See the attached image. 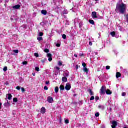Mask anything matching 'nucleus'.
<instances>
[{"mask_svg": "<svg viewBox=\"0 0 128 128\" xmlns=\"http://www.w3.org/2000/svg\"><path fill=\"white\" fill-rule=\"evenodd\" d=\"M126 10V9L125 4L124 3L122 4H116V13L119 12L120 14H125V12Z\"/></svg>", "mask_w": 128, "mask_h": 128, "instance_id": "nucleus-1", "label": "nucleus"}, {"mask_svg": "<svg viewBox=\"0 0 128 128\" xmlns=\"http://www.w3.org/2000/svg\"><path fill=\"white\" fill-rule=\"evenodd\" d=\"M104 94L111 95L112 94V92L111 90H106V86H102V88H100V94L104 95Z\"/></svg>", "mask_w": 128, "mask_h": 128, "instance_id": "nucleus-2", "label": "nucleus"}, {"mask_svg": "<svg viewBox=\"0 0 128 128\" xmlns=\"http://www.w3.org/2000/svg\"><path fill=\"white\" fill-rule=\"evenodd\" d=\"M111 128H116L117 126V122L116 121H111Z\"/></svg>", "mask_w": 128, "mask_h": 128, "instance_id": "nucleus-3", "label": "nucleus"}, {"mask_svg": "<svg viewBox=\"0 0 128 128\" xmlns=\"http://www.w3.org/2000/svg\"><path fill=\"white\" fill-rule=\"evenodd\" d=\"M70 88H72V86H70V84H66V86H64V88H66V91H69L70 90Z\"/></svg>", "mask_w": 128, "mask_h": 128, "instance_id": "nucleus-4", "label": "nucleus"}, {"mask_svg": "<svg viewBox=\"0 0 128 128\" xmlns=\"http://www.w3.org/2000/svg\"><path fill=\"white\" fill-rule=\"evenodd\" d=\"M52 102H54V98L50 96L48 97V102L49 104H52Z\"/></svg>", "mask_w": 128, "mask_h": 128, "instance_id": "nucleus-5", "label": "nucleus"}, {"mask_svg": "<svg viewBox=\"0 0 128 128\" xmlns=\"http://www.w3.org/2000/svg\"><path fill=\"white\" fill-rule=\"evenodd\" d=\"M91 16H92L94 19L97 18V12H92V14H91Z\"/></svg>", "mask_w": 128, "mask_h": 128, "instance_id": "nucleus-6", "label": "nucleus"}, {"mask_svg": "<svg viewBox=\"0 0 128 128\" xmlns=\"http://www.w3.org/2000/svg\"><path fill=\"white\" fill-rule=\"evenodd\" d=\"M48 58H49V59H48L49 62H52V54H48Z\"/></svg>", "mask_w": 128, "mask_h": 128, "instance_id": "nucleus-7", "label": "nucleus"}, {"mask_svg": "<svg viewBox=\"0 0 128 128\" xmlns=\"http://www.w3.org/2000/svg\"><path fill=\"white\" fill-rule=\"evenodd\" d=\"M58 90H60V91H62L64 90H66V88H64V86L61 85L60 87H58Z\"/></svg>", "mask_w": 128, "mask_h": 128, "instance_id": "nucleus-8", "label": "nucleus"}, {"mask_svg": "<svg viewBox=\"0 0 128 128\" xmlns=\"http://www.w3.org/2000/svg\"><path fill=\"white\" fill-rule=\"evenodd\" d=\"M21 8V6L20 5H16L12 7L14 10H20V8Z\"/></svg>", "mask_w": 128, "mask_h": 128, "instance_id": "nucleus-9", "label": "nucleus"}, {"mask_svg": "<svg viewBox=\"0 0 128 128\" xmlns=\"http://www.w3.org/2000/svg\"><path fill=\"white\" fill-rule=\"evenodd\" d=\"M88 92L90 93V96H94V92H92V90L90 89H88Z\"/></svg>", "mask_w": 128, "mask_h": 128, "instance_id": "nucleus-10", "label": "nucleus"}, {"mask_svg": "<svg viewBox=\"0 0 128 128\" xmlns=\"http://www.w3.org/2000/svg\"><path fill=\"white\" fill-rule=\"evenodd\" d=\"M62 82H68V78H66V77L62 78Z\"/></svg>", "mask_w": 128, "mask_h": 128, "instance_id": "nucleus-11", "label": "nucleus"}, {"mask_svg": "<svg viewBox=\"0 0 128 128\" xmlns=\"http://www.w3.org/2000/svg\"><path fill=\"white\" fill-rule=\"evenodd\" d=\"M40 112H42V114H46V108H44V107L42 108V110H40Z\"/></svg>", "mask_w": 128, "mask_h": 128, "instance_id": "nucleus-12", "label": "nucleus"}, {"mask_svg": "<svg viewBox=\"0 0 128 128\" xmlns=\"http://www.w3.org/2000/svg\"><path fill=\"white\" fill-rule=\"evenodd\" d=\"M7 100H12V94H7Z\"/></svg>", "mask_w": 128, "mask_h": 128, "instance_id": "nucleus-13", "label": "nucleus"}, {"mask_svg": "<svg viewBox=\"0 0 128 128\" xmlns=\"http://www.w3.org/2000/svg\"><path fill=\"white\" fill-rule=\"evenodd\" d=\"M42 14L46 16V14H48V12L46 11V10H42Z\"/></svg>", "mask_w": 128, "mask_h": 128, "instance_id": "nucleus-14", "label": "nucleus"}, {"mask_svg": "<svg viewBox=\"0 0 128 128\" xmlns=\"http://www.w3.org/2000/svg\"><path fill=\"white\" fill-rule=\"evenodd\" d=\"M121 76V74H120V72L116 73V78H118Z\"/></svg>", "mask_w": 128, "mask_h": 128, "instance_id": "nucleus-15", "label": "nucleus"}, {"mask_svg": "<svg viewBox=\"0 0 128 128\" xmlns=\"http://www.w3.org/2000/svg\"><path fill=\"white\" fill-rule=\"evenodd\" d=\"M83 72H86L88 74V68H83Z\"/></svg>", "mask_w": 128, "mask_h": 128, "instance_id": "nucleus-16", "label": "nucleus"}, {"mask_svg": "<svg viewBox=\"0 0 128 128\" xmlns=\"http://www.w3.org/2000/svg\"><path fill=\"white\" fill-rule=\"evenodd\" d=\"M111 36L114 37L116 36V32H112L110 33Z\"/></svg>", "mask_w": 128, "mask_h": 128, "instance_id": "nucleus-17", "label": "nucleus"}, {"mask_svg": "<svg viewBox=\"0 0 128 128\" xmlns=\"http://www.w3.org/2000/svg\"><path fill=\"white\" fill-rule=\"evenodd\" d=\"M60 89H58V87H55V94H58V90H59Z\"/></svg>", "mask_w": 128, "mask_h": 128, "instance_id": "nucleus-18", "label": "nucleus"}, {"mask_svg": "<svg viewBox=\"0 0 128 128\" xmlns=\"http://www.w3.org/2000/svg\"><path fill=\"white\" fill-rule=\"evenodd\" d=\"M34 56L35 58H38V57H40V55L38 54V53L34 54Z\"/></svg>", "mask_w": 128, "mask_h": 128, "instance_id": "nucleus-19", "label": "nucleus"}, {"mask_svg": "<svg viewBox=\"0 0 128 128\" xmlns=\"http://www.w3.org/2000/svg\"><path fill=\"white\" fill-rule=\"evenodd\" d=\"M88 22H90V24H91L92 25H94V20H88Z\"/></svg>", "mask_w": 128, "mask_h": 128, "instance_id": "nucleus-20", "label": "nucleus"}, {"mask_svg": "<svg viewBox=\"0 0 128 128\" xmlns=\"http://www.w3.org/2000/svg\"><path fill=\"white\" fill-rule=\"evenodd\" d=\"M94 98H96V97H94V96H91V98H90V100H94Z\"/></svg>", "mask_w": 128, "mask_h": 128, "instance_id": "nucleus-21", "label": "nucleus"}, {"mask_svg": "<svg viewBox=\"0 0 128 128\" xmlns=\"http://www.w3.org/2000/svg\"><path fill=\"white\" fill-rule=\"evenodd\" d=\"M95 116L96 118H98V116H100V114H99L98 112L96 113Z\"/></svg>", "mask_w": 128, "mask_h": 128, "instance_id": "nucleus-22", "label": "nucleus"}, {"mask_svg": "<svg viewBox=\"0 0 128 128\" xmlns=\"http://www.w3.org/2000/svg\"><path fill=\"white\" fill-rule=\"evenodd\" d=\"M62 38H63V40H66V34L62 35Z\"/></svg>", "mask_w": 128, "mask_h": 128, "instance_id": "nucleus-23", "label": "nucleus"}, {"mask_svg": "<svg viewBox=\"0 0 128 128\" xmlns=\"http://www.w3.org/2000/svg\"><path fill=\"white\" fill-rule=\"evenodd\" d=\"M38 41H40V42L42 41V38L39 37L38 38Z\"/></svg>", "mask_w": 128, "mask_h": 128, "instance_id": "nucleus-24", "label": "nucleus"}, {"mask_svg": "<svg viewBox=\"0 0 128 128\" xmlns=\"http://www.w3.org/2000/svg\"><path fill=\"white\" fill-rule=\"evenodd\" d=\"M44 52L45 53H49V49H44Z\"/></svg>", "mask_w": 128, "mask_h": 128, "instance_id": "nucleus-25", "label": "nucleus"}, {"mask_svg": "<svg viewBox=\"0 0 128 128\" xmlns=\"http://www.w3.org/2000/svg\"><path fill=\"white\" fill-rule=\"evenodd\" d=\"M21 89H24V88H21V87L16 86V90H20Z\"/></svg>", "mask_w": 128, "mask_h": 128, "instance_id": "nucleus-26", "label": "nucleus"}, {"mask_svg": "<svg viewBox=\"0 0 128 128\" xmlns=\"http://www.w3.org/2000/svg\"><path fill=\"white\" fill-rule=\"evenodd\" d=\"M35 71L40 72V68L38 67L35 68Z\"/></svg>", "mask_w": 128, "mask_h": 128, "instance_id": "nucleus-27", "label": "nucleus"}, {"mask_svg": "<svg viewBox=\"0 0 128 128\" xmlns=\"http://www.w3.org/2000/svg\"><path fill=\"white\" fill-rule=\"evenodd\" d=\"M64 124H69V120H64Z\"/></svg>", "mask_w": 128, "mask_h": 128, "instance_id": "nucleus-28", "label": "nucleus"}, {"mask_svg": "<svg viewBox=\"0 0 128 128\" xmlns=\"http://www.w3.org/2000/svg\"><path fill=\"white\" fill-rule=\"evenodd\" d=\"M14 102H18V98H14Z\"/></svg>", "mask_w": 128, "mask_h": 128, "instance_id": "nucleus-29", "label": "nucleus"}, {"mask_svg": "<svg viewBox=\"0 0 128 128\" xmlns=\"http://www.w3.org/2000/svg\"><path fill=\"white\" fill-rule=\"evenodd\" d=\"M82 66L83 68H86V64L83 63L82 64Z\"/></svg>", "mask_w": 128, "mask_h": 128, "instance_id": "nucleus-30", "label": "nucleus"}, {"mask_svg": "<svg viewBox=\"0 0 128 128\" xmlns=\"http://www.w3.org/2000/svg\"><path fill=\"white\" fill-rule=\"evenodd\" d=\"M22 65H24V66L27 65V62H22Z\"/></svg>", "mask_w": 128, "mask_h": 128, "instance_id": "nucleus-31", "label": "nucleus"}, {"mask_svg": "<svg viewBox=\"0 0 128 128\" xmlns=\"http://www.w3.org/2000/svg\"><path fill=\"white\" fill-rule=\"evenodd\" d=\"M3 70H4V72H7V67H4V69H3Z\"/></svg>", "mask_w": 128, "mask_h": 128, "instance_id": "nucleus-32", "label": "nucleus"}, {"mask_svg": "<svg viewBox=\"0 0 128 128\" xmlns=\"http://www.w3.org/2000/svg\"><path fill=\"white\" fill-rule=\"evenodd\" d=\"M125 18H126V22H128V14L125 15Z\"/></svg>", "mask_w": 128, "mask_h": 128, "instance_id": "nucleus-33", "label": "nucleus"}, {"mask_svg": "<svg viewBox=\"0 0 128 128\" xmlns=\"http://www.w3.org/2000/svg\"><path fill=\"white\" fill-rule=\"evenodd\" d=\"M14 53L18 54V50H14Z\"/></svg>", "mask_w": 128, "mask_h": 128, "instance_id": "nucleus-34", "label": "nucleus"}, {"mask_svg": "<svg viewBox=\"0 0 128 128\" xmlns=\"http://www.w3.org/2000/svg\"><path fill=\"white\" fill-rule=\"evenodd\" d=\"M62 63H61V62H58V66H62Z\"/></svg>", "mask_w": 128, "mask_h": 128, "instance_id": "nucleus-35", "label": "nucleus"}, {"mask_svg": "<svg viewBox=\"0 0 128 128\" xmlns=\"http://www.w3.org/2000/svg\"><path fill=\"white\" fill-rule=\"evenodd\" d=\"M126 96V94L125 92L122 93V96Z\"/></svg>", "mask_w": 128, "mask_h": 128, "instance_id": "nucleus-36", "label": "nucleus"}, {"mask_svg": "<svg viewBox=\"0 0 128 128\" xmlns=\"http://www.w3.org/2000/svg\"><path fill=\"white\" fill-rule=\"evenodd\" d=\"M96 100H98V96H96V98H94Z\"/></svg>", "mask_w": 128, "mask_h": 128, "instance_id": "nucleus-37", "label": "nucleus"}, {"mask_svg": "<svg viewBox=\"0 0 128 128\" xmlns=\"http://www.w3.org/2000/svg\"><path fill=\"white\" fill-rule=\"evenodd\" d=\"M80 68L78 66H76V70H78V68Z\"/></svg>", "mask_w": 128, "mask_h": 128, "instance_id": "nucleus-38", "label": "nucleus"}, {"mask_svg": "<svg viewBox=\"0 0 128 128\" xmlns=\"http://www.w3.org/2000/svg\"><path fill=\"white\" fill-rule=\"evenodd\" d=\"M20 90H21V92H26V90H24V88H21Z\"/></svg>", "mask_w": 128, "mask_h": 128, "instance_id": "nucleus-39", "label": "nucleus"}, {"mask_svg": "<svg viewBox=\"0 0 128 128\" xmlns=\"http://www.w3.org/2000/svg\"><path fill=\"white\" fill-rule=\"evenodd\" d=\"M39 36H40V37H42V32L39 33Z\"/></svg>", "mask_w": 128, "mask_h": 128, "instance_id": "nucleus-40", "label": "nucleus"}, {"mask_svg": "<svg viewBox=\"0 0 128 128\" xmlns=\"http://www.w3.org/2000/svg\"><path fill=\"white\" fill-rule=\"evenodd\" d=\"M106 70H110V66H106Z\"/></svg>", "mask_w": 128, "mask_h": 128, "instance_id": "nucleus-41", "label": "nucleus"}, {"mask_svg": "<svg viewBox=\"0 0 128 128\" xmlns=\"http://www.w3.org/2000/svg\"><path fill=\"white\" fill-rule=\"evenodd\" d=\"M48 90V86H44V90Z\"/></svg>", "mask_w": 128, "mask_h": 128, "instance_id": "nucleus-42", "label": "nucleus"}, {"mask_svg": "<svg viewBox=\"0 0 128 128\" xmlns=\"http://www.w3.org/2000/svg\"><path fill=\"white\" fill-rule=\"evenodd\" d=\"M60 44H56V46H57V48H60Z\"/></svg>", "mask_w": 128, "mask_h": 128, "instance_id": "nucleus-43", "label": "nucleus"}, {"mask_svg": "<svg viewBox=\"0 0 128 128\" xmlns=\"http://www.w3.org/2000/svg\"><path fill=\"white\" fill-rule=\"evenodd\" d=\"M55 69L57 70H60V68L55 67Z\"/></svg>", "mask_w": 128, "mask_h": 128, "instance_id": "nucleus-44", "label": "nucleus"}, {"mask_svg": "<svg viewBox=\"0 0 128 128\" xmlns=\"http://www.w3.org/2000/svg\"><path fill=\"white\" fill-rule=\"evenodd\" d=\"M90 46H92V42H90Z\"/></svg>", "mask_w": 128, "mask_h": 128, "instance_id": "nucleus-45", "label": "nucleus"}, {"mask_svg": "<svg viewBox=\"0 0 128 128\" xmlns=\"http://www.w3.org/2000/svg\"><path fill=\"white\" fill-rule=\"evenodd\" d=\"M49 84V82H46V85Z\"/></svg>", "mask_w": 128, "mask_h": 128, "instance_id": "nucleus-46", "label": "nucleus"}, {"mask_svg": "<svg viewBox=\"0 0 128 128\" xmlns=\"http://www.w3.org/2000/svg\"><path fill=\"white\" fill-rule=\"evenodd\" d=\"M35 75H36L35 73H32V76H35Z\"/></svg>", "mask_w": 128, "mask_h": 128, "instance_id": "nucleus-47", "label": "nucleus"}, {"mask_svg": "<svg viewBox=\"0 0 128 128\" xmlns=\"http://www.w3.org/2000/svg\"><path fill=\"white\" fill-rule=\"evenodd\" d=\"M42 63H44V60H42Z\"/></svg>", "mask_w": 128, "mask_h": 128, "instance_id": "nucleus-48", "label": "nucleus"}, {"mask_svg": "<svg viewBox=\"0 0 128 128\" xmlns=\"http://www.w3.org/2000/svg\"><path fill=\"white\" fill-rule=\"evenodd\" d=\"M83 56V54H82L81 55H80V57H82Z\"/></svg>", "mask_w": 128, "mask_h": 128, "instance_id": "nucleus-49", "label": "nucleus"}, {"mask_svg": "<svg viewBox=\"0 0 128 128\" xmlns=\"http://www.w3.org/2000/svg\"><path fill=\"white\" fill-rule=\"evenodd\" d=\"M74 57L76 58V55L74 54Z\"/></svg>", "mask_w": 128, "mask_h": 128, "instance_id": "nucleus-50", "label": "nucleus"}, {"mask_svg": "<svg viewBox=\"0 0 128 128\" xmlns=\"http://www.w3.org/2000/svg\"><path fill=\"white\" fill-rule=\"evenodd\" d=\"M2 106V104H0V106Z\"/></svg>", "mask_w": 128, "mask_h": 128, "instance_id": "nucleus-51", "label": "nucleus"}, {"mask_svg": "<svg viewBox=\"0 0 128 128\" xmlns=\"http://www.w3.org/2000/svg\"><path fill=\"white\" fill-rule=\"evenodd\" d=\"M7 104L10 105V103H9L8 102H7Z\"/></svg>", "mask_w": 128, "mask_h": 128, "instance_id": "nucleus-52", "label": "nucleus"}, {"mask_svg": "<svg viewBox=\"0 0 128 128\" xmlns=\"http://www.w3.org/2000/svg\"><path fill=\"white\" fill-rule=\"evenodd\" d=\"M59 8H58V6H57V8H56V9H57V10H58Z\"/></svg>", "mask_w": 128, "mask_h": 128, "instance_id": "nucleus-53", "label": "nucleus"}, {"mask_svg": "<svg viewBox=\"0 0 128 128\" xmlns=\"http://www.w3.org/2000/svg\"><path fill=\"white\" fill-rule=\"evenodd\" d=\"M102 108V106H99V108Z\"/></svg>", "mask_w": 128, "mask_h": 128, "instance_id": "nucleus-54", "label": "nucleus"}, {"mask_svg": "<svg viewBox=\"0 0 128 128\" xmlns=\"http://www.w3.org/2000/svg\"><path fill=\"white\" fill-rule=\"evenodd\" d=\"M100 0H94V1H96V2H97V1H98Z\"/></svg>", "mask_w": 128, "mask_h": 128, "instance_id": "nucleus-55", "label": "nucleus"}, {"mask_svg": "<svg viewBox=\"0 0 128 128\" xmlns=\"http://www.w3.org/2000/svg\"><path fill=\"white\" fill-rule=\"evenodd\" d=\"M76 96V95L74 94V97Z\"/></svg>", "mask_w": 128, "mask_h": 128, "instance_id": "nucleus-56", "label": "nucleus"}, {"mask_svg": "<svg viewBox=\"0 0 128 128\" xmlns=\"http://www.w3.org/2000/svg\"><path fill=\"white\" fill-rule=\"evenodd\" d=\"M60 122V124H61V120H60V122Z\"/></svg>", "mask_w": 128, "mask_h": 128, "instance_id": "nucleus-57", "label": "nucleus"}, {"mask_svg": "<svg viewBox=\"0 0 128 128\" xmlns=\"http://www.w3.org/2000/svg\"><path fill=\"white\" fill-rule=\"evenodd\" d=\"M124 128H126V127H125Z\"/></svg>", "mask_w": 128, "mask_h": 128, "instance_id": "nucleus-58", "label": "nucleus"}]
</instances>
